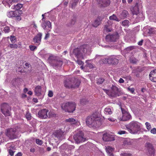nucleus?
Masks as SVG:
<instances>
[{
	"label": "nucleus",
	"mask_w": 156,
	"mask_h": 156,
	"mask_svg": "<svg viewBox=\"0 0 156 156\" xmlns=\"http://www.w3.org/2000/svg\"><path fill=\"white\" fill-rule=\"evenodd\" d=\"M100 119L97 114L94 113L86 119V125L90 127H98L101 124Z\"/></svg>",
	"instance_id": "1"
},
{
	"label": "nucleus",
	"mask_w": 156,
	"mask_h": 156,
	"mask_svg": "<svg viewBox=\"0 0 156 156\" xmlns=\"http://www.w3.org/2000/svg\"><path fill=\"white\" fill-rule=\"evenodd\" d=\"M91 49L89 45L84 44L81 46L79 48L76 49L74 51L76 56L79 59H83L85 55L89 54Z\"/></svg>",
	"instance_id": "2"
},
{
	"label": "nucleus",
	"mask_w": 156,
	"mask_h": 156,
	"mask_svg": "<svg viewBox=\"0 0 156 156\" xmlns=\"http://www.w3.org/2000/svg\"><path fill=\"white\" fill-rule=\"evenodd\" d=\"M130 133L133 134H136L139 132L141 129L142 124L140 123L137 122L133 121L129 124Z\"/></svg>",
	"instance_id": "3"
},
{
	"label": "nucleus",
	"mask_w": 156,
	"mask_h": 156,
	"mask_svg": "<svg viewBox=\"0 0 156 156\" xmlns=\"http://www.w3.org/2000/svg\"><path fill=\"white\" fill-rule=\"evenodd\" d=\"M76 106V105L74 102H69L62 104L61 107L66 112H72L75 110Z\"/></svg>",
	"instance_id": "4"
},
{
	"label": "nucleus",
	"mask_w": 156,
	"mask_h": 156,
	"mask_svg": "<svg viewBox=\"0 0 156 156\" xmlns=\"http://www.w3.org/2000/svg\"><path fill=\"white\" fill-rule=\"evenodd\" d=\"M48 61L51 65L55 67H60L62 65V62L60 60H58L55 57L50 56L48 59Z\"/></svg>",
	"instance_id": "5"
},
{
	"label": "nucleus",
	"mask_w": 156,
	"mask_h": 156,
	"mask_svg": "<svg viewBox=\"0 0 156 156\" xmlns=\"http://www.w3.org/2000/svg\"><path fill=\"white\" fill-rule=\"evenodd\" d=\"M11 108L9 105L6 103L2 104L1 110L2 114L5 116H9L11 115Z\"/></svg>",
	"instance_id": "6"
},
{
	"label": "nucleus",
	"mask_w": 156,
	"mask_h": 156,
	"mask_svg": "<svg viewBox=\"0 0 156 156\" xmlns=\"http://www.w3.org/2000/svg\"><path fill=\"white\" fill-rule=\"evenodd\" d=\"M73 138L75 142L77 144L80 142H84L86 140L83 133L79 132L73 136Z\"/></svg>",
	"instance_id": "7"
},
{
	"label": "nucleus",
	"mask_w": 156,
	"mask_h": 156,
	"mask_svg": "<svg viewBox=\"0 0 156 156\" xmlns=\"http://www.w3.org/2000/svg\"><path fill=\"white\" fill-rule=\"evenodd\" d=\"M118 88L115 86H113L110 91L105 90V92L110 97H115L118 96Z\"/></svg>",
	"instance_id": "8"
},
{
	"label": "nucleus",
	"mask_w": 156,
	"mask_h": 156,
	"mask_svg": "<svg viewBox=\"0 0 156 156\" xmlns=\"http://www.w3.org/2000/svg\"><path fill=\"white\" fill-rule=\"evenodd\" d=\"M21 13L18 11H11L7 12V15L9 17H16L17 20H21Z\"/></svg>",
	"instance_id": "9"
},
{
	"label": "nucleus",
	"mask_w": 156,
	"mask_h": 156,
	"mask_svg": "<svg viewBox=\"0 0 156 156\" xmlns=\"http://www.w3.org/2000/svg\"><path fill=\"white\" fill-rule=\"evenodd\" d=\"M16 132V129L11 128L7 130L6 135L10 139H12L16 137V135H15Z\"/></svg>",
	"instance_id": "10"
},
{
	"label": "nucleus",
	"mask_w": 156,
	"mask_h": 156,
	"mask_svg": "<svg viewBox=\"0 0 156 156\" xmlns=\"http://www.w3.org/2000/svg\"><path fill=\"white\" fill-rule=\"evenodd\" d=\"M121 109L122 116V117H120V120L123 121H126L129 119L131 116L129 113L122 108H121Z\"/></svg>",
	"instance_id": "11"
},
{
	"label": "nucleus",
	"mask_w": 156,
	"mask_h": 156,
	"mask_svg": "<svg viewBox=\"0 0 156 156\" xmlns=\"http://www.w3.org/2000/svg\"><path fill=\"white\" fill-rule=\"evenodd\" d=\"M146 146L147 148L148 152L147 154L149 156H154V150L153 148L152 145L150 143H148L146 144Z\"/></svg>",
	"instance_id": "12"
},
{
	"label": "nucleus",
	"mask_w": 156,
	"mask_h": 156,
	"mask_svg": "<svg viewBox=\"0 0 156 156\" xmlns=\"http://www.w3.org/2000/svg\"><path fill=\"white\" fill-rule=\"evenodd\" d=\"M43 22L41 25L42 27L45 30L48 31H50L51 26V23L48 21Z\"/></svg>",
	"instance_id": "13"
},
{
	"label": "nucleus",
	"mask_w": 156,
	"mask_h": 156,
	"mask_svg": "<svg viewBox=\"0 0 156 156\" xmlns=\"http://www.w3.org/2000/svg\"><path fill=\"white\" fill-rule=\"evenodd\" d=\"M48 111L46 109H43L39 111L38 115L41 118L45 119L48 117L47 113Z\"/></svg>",
	"instance_id": "14"
},
{
	"label": "nucleus",
	"mask_w": 156,
	"mask_h": 156,
	"mask_svg": "<svg viewBox=\"0 0 156 156\" xmlns=\"http://www.w3.org/2000/svg\"><path fill=\"white\" fill-rule=\"evenodd\" d=\"M99 6L105 7L109 5L110 3V0H96Z\"/></svg>",
	"instance_id": "15"
},
{
	"label": "nucleus",
	"mask_w": 156,
	"mask_h": 156,
	"mask_svg": "<svg viewBox=\"0 0 156 156\" xmlns=\"http://www.w3.org/2000/svg\"><path fill=\"white\" fill-rule=\"evenodd\" d=\"M103 140L105 141H113L115 140L113 136L108 133H104L103 135Z\"/></svg>",
	"instance_id": "16"
},
{
	"label": "nucleus",
	"mask_w": 156,
	"mask_h": 156,
	"mask_svg": "<svg viewBox=\"0 0 156 156\" xmlns=\"http://www.w3.org/2000/svg\"><path fill=\"white\" fill-rule=\"evenodd\" d=\"M118 37L119 35L118 34L108 35L106 36V39L108 41H115Z\"/></svg>",
	"instance_id": "17"
},
{
	"label": "nucleus",
	"mask_w": 156,
	"mask_h": 156,
	"mask_svg": "<svg viewBox=\"0 0 156 156\" xmlns=\"http://www.w3.org/2000/svg\"><path fill=\"white\" fill-rule=\"evenodd\" d=\"M42 34L41 33H39L37 35H36L33 38V41L35 43H36L37 45H39L41 42V39Z\"/></svg>",
	"instance_id": "18"
},
{
	"label": "nucleus",
	"mask_w": 156,
	"mask_h": 156,
	"mask_svg": "<svg viewBox=\"0 0 156 156\" xmlns=\"http://www.w3.org/2000/svg\"><path fill=\"white\" fill-rule=\"evenodd\" d=\"M110 21H108V23L105 25L103 28V32L106 33L111 32L112 30L111 25L109 24Z\"/></svg>",
	"instance_id": "19"
},
{
	"label": "nucleus",
	"mask_w": 156,
	"mask_h": 156,
	"mask_svg": "<svg viewBox=\"0 0 156 156\" xmlns=\"http://www.w3.org/2000/svg\"><path fill=\"white\" fill-rule=\"evenodd\" d=\"M149 76L151 80L153 82H156V69L152 71Z\"/></svg>",
	"instance_id": "20"
},
{
	"label": "nucleus",
	"mask_w": 156,
	"mask_h": 156,
	"mask_svg": "<svg viewBox=\"0 0 156 156\" xmlns=\"http://www.w3.org/2000/svg\"><path fill=\"white\" fill-rule=\"evenodd\" d=\"M64 132L61 130H58L55 133V137L59 140H62L63 139Z\"/></svg>",
	"instance_id": "21"
},
{
	"label": "nucleus",
	"mask_w": 156,
	"mask_h": 156,
	"mask_svg": "<svg viewBox=\"0 0 156 156\" xmlns=\"http://www.w3.org/2000/svg\"><path fill=\"white\" fill-rule=\"evenodd\" d=\"M64 85L65 86L68 88H73V82L69 79H66L64 82Z\"/></svg>",
	"instance_id": "22"
},
{
	"label": "nucleus",
	"mask_w": 156,
	"mask_h": 156,
	"mask_svg": "<svg viewBox=\"0 0 156 156\" xmlns=\"http://www.w3.org/2000/svg\"><path fill=\"white\" fill-rule=\"evenodd\" d=\"M35 94L37 96H39L42 94L41 87L40 86H37L36 87L34 90Z\"/></svg>",
	"instance_id": "23"
},
{
	"label": "nucleus",
	"mask_w": 156,
	"mask_h": 156,
	"mask_svg": "<svg viewBox=\"0 0 156 156\" xmlns=\"http://www.w3.org/2000/svg\"><path fill=\"white\" fill-rule=\"evenodd\" d=\"M105 149L108 155L109 156H114L112 152L114 151V148L110 146H107L106 147Z\"/></svg>",
	"instance_id": "24"
},
{
	"label": "nucleus",
	"mask_w": 156,
	"mask_h": 156,
	"mask_svg": "<svg viewBox=\"0 0 156 156\" xmlns=\"http://www.w3.org/2000/svg\"><path fill=\"white\" fill-rule=\"evenodd\" d=\"M65 121L66 122H70V123L73 124H78L79 123L77 120L73 118H70L66 119Z\"/></svg>",
	"instance_id": "25"
},
{
	"label": "nucleus",
	"mask_w": 156,
	"mask_h": 156,
	"mask_svg": "<svg viewBox=\"0 0 156 156\" xmlns=\"http://www.w3.org/2000/svg\"><path fill=\"white\" fill-rule=\"evenodd\" d=\"M129 13L126 10H124L122 11L119 16L121 19H123L127 17Z\"/></svg>",
	"instance_id": "26"
},
{
	"label": "nucleus",
	"mask_w": 156,
	"mask_h": 156,
	"mask_svg": "<svg viewBox=\"0 0 156 156\" xmlns=\"http://www.w3.org/2000/svg\"><path fill=\"white\" fill-rule=\"evenodd\" d=\"M108 62L109 64L115 65L118 63V60L115 58H109Z\"/></svg>",
	"instance_id": "27"
},
{
	"label": "nucleus",
	"mask_w": 156,
	"mask_h": 156,
	"mask_svg": "<svg viewBox=\"0 0 156 156\" xmlns=\"http://www.w3.org/2000/svg\"><path fill=\"white\" fill-rule=\"evenodd\" d=\"M90 61V60H86V63H87L86 65L84 66V67H83V66H81L80 67L82 69H85L86 68H87V67H88L90 69L93 68L94 67L93 66L91 63L89 62Z\"/></svg>",
	"instance_id": "28"
},
{
	"label": "nucleus",
	"mask_w": 156,
	"mask_h": 156,
	"mask_svg": "<svg viewBox=\"0 0 156 156\" xmlns=\"http://www.w3.org/2000/svg\"><path fill=\"white\" fill-rule=\"evenodd\" d=\"M105 113L106 114L110 115L112 114V112L113 111L111 108H110L109 107H107L105 109Z\"/></svg>",
	"instance_id": "29"
},
{
	"label": "nucleus",
	"mask_w": 156,
	"mask_h": 156,
	"mask_svg": "<svg viewBox=\"0 0 156 156\" xmlns=\"http://www.w3.org/2000/svg\"><path fill=\"white\" fill-rule=\"evenodd\" d=\"M14 146L11 145L9 147V148L8 149V151L9 154L12 156L13 155L14 153L15 152L14 151L15 149H14Z\"/></svg>",
	"instance_id": "30"
},
{
	"label": "nucleus",
	"mask_w": 156,
	"mask_h": 156,
	"mask_svg": "<svg viewBox=\"0 0 156 156\" xmlns=\"http://www.w3.org/2000/svg\"><path fill=\"white\" fill-rule=\"evenodd\" d=\"M80 83V81L79 80L75 79V81L73 84V88H76L78 87Z\"/></svg>",
	"instance_id": "31"
},
{
	"label": "nucleus",
	"mask_w": 156,
	"mask_h": 156,
	"mask_svg": "<svg viewBox=\"0 0 156 156\" xmlns=\"http://www.w3.org/2000/svg\"><path fill=\"white\" fill-rule=\"evenodd\" d=\"M23 5L22 4H17L16 5H15L14 6V9L16 10V11L19 10L22 7Z\"/></svg>",
	"instance_id": "32"
},
{
	"label": "nucleus",
	"mask_w": 156,
	"mask_h": 156,
	"mask_svg": "<svg viewBox=\"0 0 156 156\" xmlns=\"http://www.w3.org/2000/svg\"><path fill=\"white\" fill-rule=\"evenodd\" d=\"M109 58H105L101 59L100 61L99 62L100 64L108 63L109 64Z\"/></svg>",
	"instance_id": "33"
},
{
	"label": "nucleus",
	"mask_w": 156,
	"mask_h": 156,
	"mask_svg": "<svg viewBox=\"0 0 156 156\" xmlns=\"http://www.w3.org/2000/svg\"><path fill=\"white\" fill-rule=\"evenodd\" d=\"M2 31L5 33H8L10 31L9 28L8 26H5L1 28Z\"/></svg>",
	"instance_id": "34"
},
{
	"label": "nucleus",
	"mask_w": 156,
	"mask_h": 156,
	"mask_svg": "<svg viewBox=\"0 0 156 156\" xmlns=\"http://www.w3.org/2000/svg\"><path fill=\"white\" fill-rule=\"evenodd\" d=\"M109 19L111 20H115L118 22L120 21L115 14H113L112 16H110L109 17Z\"/></svg>",
	"instance_id": "35"
},
{
	"label": "nucleus",
	"mask_w": 156,
	"mask_h": 156,
	"mask_svg": "<svg viewBox=\"0 0 156 156\" xmlns=\"http://www.w3.org/2000/svg\"><path fill=\"white\" fill-rule=\"evenodd\" d=\"M101 23V21L99 19H97L95 20L93 23V25L95 27H97Z\"/></svg>",
	"instance_id": "36"
},
{
	"label": "nucleus",
	"mask_w": 156,
	"mask_h": 156,
	"mask_svg": "<svg viewBox=\"0 0 156 156\" xmlns=\"http://www.w3.org/2000/svg\"><path fill=\"white\" fill-rule=\"evenodd\" d=\"M129 21L128 20H125L122 22V24L124 26H128L129 25Z\"/></svg>",
	"instance_id": "37"
},
{
	"label": "nucleus",
	"mask_w": 156,
	"mask_h": 156,
	"mask_svg": "<svg viewBox=\"0 0 156 156\" xmlns=\"http://www.w3.org/2000/svg\"><path fill=\"white\" fill-rule=\"evenodd\" d=\"M156 32V30L155 28H151L148 29V33L150 34H154Z\"/></svg>",
	"instance_id": "38"
},
{
	"label": "nucleus",
	"mask_w": 156,
	"mask_h": 156,
	"mask_svg": "<svg viewBox=\"0 0 156 156\" xmlns=\"http://www.w3.org/2000/svg\"><path fill=\"white\" fill-rule=\"evenodd\" d=\"M72 7H74L76 5V3H78V0H72Z\"/></svg>",
	"instance_id": "39"
},
{
	"label": "nucleus",
	"mask_w": 156,
	"mask_h": 156,
	"mask_svg": "<svg viewBox=\"0 0 156 156\" xmlns=\"http://www.w3.org/2000/svg\"><path fill=\"white\" fill-rule=\"evenodd\" d=\"M145 124L147 129L148 130H150L151 128L150 123L148 122H146Z\"/></svg>",
	"instance_id": "40"
},
{
	"label": "nucleus",
	"mask_w": 156,
	"mask_h": 156,
	"mask_svg": "<svg viewBox=\"0 0 156 156\" xmlns=\"http://www.w3.org/2000/svg\"><path fill=\"white\" fill-rule=\"evenodd\" d=\"M26 117L28 120H30L31 119V116L29 112H27Z\"/></svg>",
	"instance_id": "41"
},
{
	"label": "nucleus",
	"mask_w": 156,
	"mask_h": 156,
	"mask_svg": "<svg viewBox=\"0 0 156 156\" xmlns=\"http://www.w3.org/2000/svg\"><path fill=\"white\" fill-rule=\"evenodd\" d=\"M104 80V79L103 78H100L97 80V83L98 84H101L102 83Z\"/></svg>",
	"instance_id": "42"
},
{
	"label": "nucleus",
	"mask_w": 156,
	"mask_h": 156,
	"mask_svg": "<svg viewBox=\"0 0 156 156\" xmlns=\"http://www.w3.org/2000/svg\"><path fill=\"white\" fill-rule=\"evenodd\" d=\"M10 40L12 43H14L16 41V38L14 36H11L10 37Z\"/></svg>",
	"instance_id": "43"
},
{
	"label": "nucleus",
	"mask_w": 156,
	"mask_h": 156,
	"mask_svg": "<svg viewBox=\"0 0 156 156\" xmlns=\"http://www.w3.org/2000/svg\"><path fill=\"white\" fill-rule=\"evenodd\" d=\"M7 5L9 7H10L11 5L13 4V3L12 2V0H7Z\"/></svg>",
	"instance_id": "44"
},
{
	"label": "nucleus",
	"mask_w": 156,
	"mask_h": 156,
	"mask_svg": "<svg viewBox=\"0 0 156 156\" xmlns=\"http://www.w3.org/2000/svg\"><path fill=\"white\" fill-rule=\"evenodd\" d=\"M36 142L37 144L39 145H41L43 144V141L39 139H37Z\"/></svg>",
	"instance_id": "45"
},
{
	"label": "nucleus",
	"mask_w": 156,
	"mask_h": 156,
	"mask_svg": "<svg viewBox=\"0 0 156 156\" xmlns=\"http://www.w3.org/2000/svg\"><path fill=\"white\" fill-rule=\"evenodd\" d=\"M127 132L124 130H119L118 132V134L120 135L125 134Z\"/></svg>",
	"instance_id": "46"
},
{
	"label": "nucleus",
	"mask_w": 156,
	"mask_h": 156,
	"mask_svg": "<svg viewBox=\"0 0 156 156\" xmlns=\"http://www.w3.org/2000/svg\"><path fill=\"white\" fill-rule=\"evenodd\" d=\"M30 49L31 51H34L37 48V47L33 45H30L29 46Z\"/></svg>",
	"instance_id": "47"
},
{
	"label": "nucleus",
	"mask_w": 156,
	"mask_h": 156,
	"mask_svg": "<svg viewBox=\"0 0 156 156\" xmlns=\"http://www.w3.org/2000/svg\"><path fill=\"white\" fill-rule=\"evenodd\" d=\"M128 90L132 94H133L134 93V89L133 88L128 87Z\"/></svg>",
	"instance_id": "48"
},
{
	"label": "nucleus",
	"mask_w": 156,
	"mask_h": 156,
	"mask_svg": "<svg viewBox=\"0 0 156 156\" xmlns=\"http://www.w3.org/2000/svg\"><path fill=\"white\" fill-rule=\"evenodd\" d=\"M48 97H52L53 96V93L51 90H49L48 92Z\"/></svg>",
	"instance_id": "49"
},
{
	"label": "nucleus",
	"mask_w": 156,
	"mask_h": 156,
	"mask_svg": "<svg viewBox=\"0 0 156 156\" xmlns=\"http://www.w3.org/2000/svg\"><path fill=\"white\" fill-rule=\"evenodd\" d=\"M151 133L155 134L156 133V129L155 128H153L151 130Z\"/></svg>",
	"instance_id": "50"
},
{
	"label": "nucleus",
	"mask_w": 156,
	"mask_h": 156,
	"mask_svg": "<svg viewBox=\"0 0 156 156\" xmlns=\"http://www.w3.org/2000/svg\"><path fill=\"white\" fill-rule=\"evenodd\" d=\"M86 100L85 99H83L80 100V102L81 104L83 105L86 103Z\"/></svg>",
	"instance_id": "51"
},
{
	"label": "nucleus",
	"mask_w": 156,
	"mask_h": 156,
	"mask_svg": "<svg viewBox=\"0 0 156 156\" xmlns=\"http://www.w3.org/2000/svg\"><path fill=\"white\" fill-rule=\"evenodd\" d=\"M131 154H129L124 153L121 154V156H131Z\"/></svg>",
	"instance_id": "52"
},
{
	"label": "nucleus",
	"mask_w": 156,
	"mask_h": 156,
	"mask_svg": "<svg viewBox=\"0 0 156 156\" xmlns=\"http://www.w3.org/2000/svg\"><path fill=\"white\" fill-rule=\"evenodd\" d=\"M76 62L78 64L80 65H83V62L79 60H77Z\"/></svg>",
	"instance_id": "53"
},
{
	"label": "nucleus",
	"mask_w": 156,
	"mask_h": 156,
	"mask_svg": "<svg viewBox=\"0 0 156 156\" xmlns=\"http://www.w3.org/2000/svg\"><path fill=\"white\" fill-rule=\"evenodd\" d=\"M10 47L11 48H16L17 45L16 44H10Z\"/></svg>",
	"instance_id": "54"
},
{
	"label": "nucleus",
	"mask_w": 156,
	"mask_h": 156,
	"mask_svg": "<svg viewBox=\"0 0 156 156\" xmlns=\"http://www.w3.org/2000/svg\"><path fill=\"white\" fill-rule=\"evenodd\" d=\"M139 20H143V15L142 14H139Z\"/></svg>",
	"instance_id": "55"
},
{
	"label": "nucleus",
	"mask_w": 156,
	"mask_h": 156,
	"mask_svg": "<svg viewBox=\"0 0 156 156\" xmlns=\"http://www.w3.org/2000/svg\"><path fill=\"white\" fill-rule=\"evenodd\" d=\"M132 13H133V14L137 15V14L138 13V11L137 10V9L136 11H133L132 10Z\"/></svg>",
	"instance_id": "56"
},
{
	"label": "nucleus",
	"mask_w": 156,
	"mask_h": 156,
	"mask_svg": "<svg viewBox=\"0 0 156 156\" xmlns=\"http://www.w3.org/2000/svg\"><path fill=\"white\" fill-rule=\"evenodd\" d=\"M119 83H123L124 82V80L122 78H120L119 81Z\"/></svg>",
	"instance_id": "57"
},
{
	"label": "nucleus",
	"mask_w": 156,
	"mask_h": 156,
	"mask_svg": "<svg viewBox=\"0 0 156 156\" xmlns=\"http://www.w3.org/2000/svg\"><path fill=\"white\" fill-rule=\"evenodd\" d=\"M143 41V40H141L140 41L138 42V45H141L142 44Z\"/></svg>",
	"instance_id": "58"
},
{
	"label": "nucleus",
	"mask_w": 156,
	"mask_h": 156,
	"mask_svg": "<svg viewBox=\"0 0 156 156\" xmlns=\"http://www.w3.org/2000/svg\"><path fill=\"white\" fill-rule=\"evenodd\" d=\"M131 62L133 63H136V62L137 61L136 60V59H132L131 60Z\"/></svg>",
	"instance_id": "59"
},
{
	"label": "nucleus",
	"mask_w": 156,
	"mask_h": 156,
	"mask_svg": "<svg viewBox=\"0 0 156 156\" xmlns=\"http://www.w3.org/2000/svg\"><path fill=\"white\" fill-rule=\"evenodd\" d=\"M33 101L34 102H35V103H37V102L38 101V100H37V98H34L33 99Z\"/></svg>",
	"instance_id": "60"
},
{
	"label": "nucleus",
	"mask_w": 156,
	"mask_h": 156,
	"mask_svg": "<svg viewBox=\"0 0 156 156\" xmlns=\"http://www.w3.org/2000/svg\"><path fill=\"white\" fill-rule=\"evenodd\" d=\"M108 119L109 121H110L111 122H114L115 121V120L114 119H113V118H108Z\"/></svg>",
	"instance_id": "61"
},
{
	"label": "nucleus",
	"mask_w": 156,
	"mask_h": 156,
	"mask_svg": "<svg viewBox=\"0 0 156 156\" xmlns=\"http://www.w3.org/2000/svg\"><path fill=\"white\" fill-rule=\"evenodd\" d=\"M5 23H3L2 22H0V26L3 27L5 26Z\"/></svg>",
	"instance_id": "62"
},
{
	"label": "nucleus",
	"mask_w": 156,
	"mask_h": 156,
	"mask_svg": "<svg viewBox=\"0 0 156 156\" xmlns=\"http://www.w3.org/2000/svg\"><path fill=\"white\" fill-rule=\"evenodd\" d=\"M129 143L128 142L127 140H124V141L123 142V144L125 145H126V144H129Z\"/></svg>",
	"instance_id": "63"
},
{
	"label": "nucleus",
	"mask_w": 156,
	"mask_h": 156,
	"mask_svg": "<svg viewBox=\"0 0 156 156\" xmlns=\"http://www.w3.org/2000/svg\"><path fill=\"white\" fill-rule=\"evenodd\" d=\"M15 156H22V154L20 152H19Z\"/></svg>",
	"instance_id": "64"
}]
</instances>
